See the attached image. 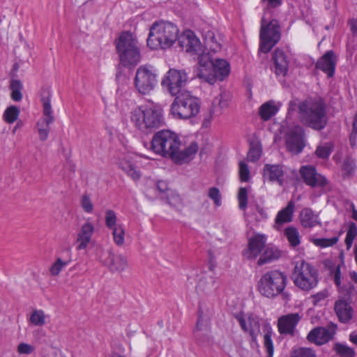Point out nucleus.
Instances as JSON below:
<instances>
[{
  "label": "nucleus",
  "mask_w": 357,
  "mask_h": 357,
  "mask_svg": "<svg viewBox=\"0 0 357 357\" xmlns=\"http://www.w3.org/2000/svg\"><path fill=\"white\" fill-rule=\"evenodd\" d=\"M181 141L178 135L169 130H162L154 134L151 140L153 151L163 157L171 158L176 163L189 161L197 151V144H191L181 150Z\"/></svg>",
  "instance_id": "nucleus-1"
},
{
  "label": "nucleus",
  "mask_w": 357,
  "mask_h": 357,
  "mask_svg": "<svg viewBox=\"0 0 357 357\" xmlns=\"http://www.w3.org/2000/svg\"><path fill=\"white\" fill-rule=\"evenodd\" d=\"M301 122L315 130H323L328 123L326 105L319 98H308L298 105Z\"/></svg>",
  "instance_id": "nucleus-2"
},
{
  "label": "nucleus",
  "mask_w": 357,
  "mask_h": 357,
  "mask_svg": "<svg viewBox=\"0 0 357 357\" xmlns=\"http://www.w3.org/2000/svg\"><path fill=\"white\" fill-rule=\"evenodd\" d=\"M130 119L136 128L145 133L151 132L165 124L163 109L155 103L135 108L131 112Z\"/></svg>",
  "instance_id": "nucleus-3"
},
{
  "label": "nucleus",
  "mask_w": 357,
  "mask_h": 357,
  "mask_svg": "<svg viewBox=\"0 0 357 357\" xmlns=\"http://www.w3.org/2000/svg\"><path fill=\"white\" fill-rule=\"evenodd\" d=\"M197 76L205 82L213 84L217 79L223 80L230 73L229 63L225 59L213 60L209 53L198 55Z\"/></svg>",
  "instance_id": "nucleus-4"
},
{
  "label": "nucleus",
  "mask_w": 357,
  "mask_h": 357,
  "mask_svg": "<svg viewBox=\"0 0 357 357\" xmlns=\"http://www.w3.org/2000/svg\"><path fill=\"white\" fill-rule=\"evenodd\" d=\"M178 33V27L172 22H155L150 27L147 45L152 50L170 47L177 40Z\"/></svg>",
  "instance_id": "nucleus-5"
},
{
  "label": "nucleus",
  "mask_w": 357,
  "mask_h": 357,
  "mask_svg": "<svg viewBox=\"0 0 357 357\" xmlns=\"http://www.w3.org/2000/svg\"><path fill=\"white\" fill-rule=\"evenodd\" d=\"M116 48L120 61L124 66H136L140 61V48L130 32H123L119 36L116 40Z\"/></svg>",
  "instance_id": "nucleus-6"
},
{
  "label": "nucleus",
  "mask_w": 357,
  "mask_h": 357,
  "mask_svg": "<svg viewBox=\"0 0 357 357\" xmlns=\"http://www.w3.org/2000/svg\"><path fill=\"white\" fill-rule=\"evenodd\" d=\"M287 284L286 274L278 270H272L263 274L258 281L257 289L266 298H275L282 294Z\"/></svg>",
  "instance_id": "nucleus-7"
},
{
  "label": "nucleus",
  "mask_w": 357,
  "mask_h": 357,
  "mask_svg": "<svg viewBox=\"0 0 357 357\" xmlns=\"http://www.w3.org/2000/svg\"><path fill=\"white\" fill-rule=\"evenodd\" d=\"M201 102L190 92L183 91L177 96L171 105L170 112L178 119H188L196 116L200 110Z\"/></svg>",
  "instance_id": "nucleus-8"
},
{
  "label": "nucleus",
  "mask_w": 357,
  "mask_h": 357,
  "mask_svg": "<svg viewBox=\"0 0 357 357\" xmlns=\"http://www.w3.org/2000/svg\"><path fill=\"white\" fill-rule=\"evenodd\" d=\"M292 280L301 290L309 291L316 287L319 282L318 271L305 261L297 262L292 273Z\"/></svg>",
  "instance_id": "nucleus-9"
},
{
  "label": "nucleus",
  "mask_w": 357,
  "mask_h": 357,
  "mask_svg": "<svg viewBox=\"0 0 357 357\" xmlns=\"http://www.w3.org/2000/svg\"><path fill=\"white\" fill-rule=\"evenodd\" d=\"M265 18L262 17L259 34V50L264 53H267L280 40V33L276 20H271L266 25H265Z\"/></svg>",
  "instance_id": "nucleus-10"
},
{
  "label": "nucleus",
  "mask_w": 357,
  "mask_h": 357,
  "mask_svg": "<svg viewBox=\"0 0 357 357\" xmlns=\"http://www.w3.org/2000/svg\"><path fill=\"white\" fill-rule=\"evenodd\" d=\"M188 77L183 70L171 68L163 77L161 85L172 96H178L185 86Z\"/></svg>",
  "instance_id": "nucleus-11"
},
{
  "label": "nucleus",
  "mask_w": 357,
  "mask_h": 357,
  "mask_svg": "<svg viewBox=\"0 0 357 357\" xmlns=\"http://www.w3.org/2000/svg\"><path fill=\"white\" fill-rule=\"evenodd\" d=\"M157 82V75L153 67L144 65L137 68L135 77V85L140 93H149L153 90Z\"/></svg>",
  "instance_id": "nucleus-12"
},
{
  "label": "nucleus",
  "mask_w": 357,
  "mask_h": 357,
  "mask_svg": "<svg viewBox=\"0 0 357 357\" xmlns=\"http://www.w3.org/2000/svg\"><path fill=\"white\" fill-rule=\"evenodd\" d=\"M304 130L300 126H296L289 129L286 135L287 149L294 153H300L305 146L303 142Z\"/></svg>",
  "instance_id": "nucleus-13"
},
{
  "label": "nucleus",
  "mask_w": 357,
  "mask_h": 357,
  "mask_svg": "<svg viewBox=\"0 0 357 357\" xmlns=\"http://www.w3.org/2000/svg\"><path fill=\"white\" fill-rule=\"evenodd\" d=\"M337 325L333 323L326 327H317L312 329L307 335V339L310 342L321 345L331 340L336 331Z\"/></svg>",
  "instance_id": "nucleus-14"
},
{
  "label": "nucleus",
  "mask_w": 357,
  "mask_h": 357,
  "mask_svg": "<svg viewBox=\"0 0 357 357\" xmlns=\"http://www.w3.org/2000/svg\"><path fill=\"white\" fill-rule=\"evenodd\" d=\"M300 174L304 183L312 188H323L327 184L326 178L317 173L316 168L313 166H302Z\"/></svg>",
  "instance_id": "nucleus-15"
},
{
  "label": "nucleus",
  "mask_w": 357,
  "mask_h": 357,
  "mask_svg": "<svg viewBox=\"0 0 357 357\" xmlns=\"http://www.w3.org/2000/svg\"><path fill=\"white\" fill-rule=\"evenodd\" d=\"M266 236L257 234L248 239V247L243 252V255L247 259H255L265 248Z\"/></svg>",
  "instance_id": "nucleus-16"
},
{
  "label": "nucleus",
  "mask_w": 357,
  "mask_h": 357,
  "mask_svg": "<svg viewBox=\"0 0 357 357\" xmlns=\"http://www.w3.org/2000/svg\"><path fill=\"white\" fill-rule=\"evenodd\" d=\"M212 310L207 307L206 304L200 302L198 310V319L196 326L194 329V334L197 340L202 338V335H208L210 332V326L208 321L204 319V317L211 315Z\"/></svg>",
  "instance_id": "nucleus-17"
},
{
  "label": "nucleus",
  "mask_w": 357,
  "mask_h": 357,
  "mask_svg": "<svg viewBox=\"0 0 357 357\" xmlns=\"http://www.w3.org/2000/svg\"><path fill=\"white\" fill-rule=\"evenodd\" d=\"M177 40L181 48L186 52L199 54L201 50L199 38L190 30L184 31L180 36H178Z\"/></svg>",
  "instance_id": "nucleus-18"
},
{
  "label": "nucleus",
  "mask_w": 357,
  "mask_h": 357,
  "mask_svg": "<svg viewBox=\"0 0 357 357\" xmlns=\"http://www.w3.org/2000/svg\"><path fill=\"white\" fill-rule=\"evenodd\" d=\"M51 93L49 89L43 91L41 101L43 107V118L37 123V128L50 129V124L54 121L52 114Z\"/></svg>",
  "instance_id": "nucleus-19"
},
{
  "label": "nucleus",
  "mask_w": 357,
  "mask_h": 357,
  "mask_svg": "<svg viewBox=\"0 0 357 357\" xmlns=\"http://www.w3.org/2000/svg\"><path fill=\"white\" fill-rule=\"evenodd\" d=\"M337 56L333 50L327 51L316 63L315 67L325 73L328 77L334 75Z\"/></svg>",
  "instance_id": "nucleus-20"
},
{
  "label": "nucleus",
  "mask_w": 357,
  "mask_h": 357,
  "mask_svg": "<svg viewBox=\"0 0 357 357\" xmlns=\"http://www.w3.org/2000/svg\"><path fill=\"white\" fill-rule=\"evenodd\" d=\"M236 318L241 328L250 335L253 341H255L260 333V324L257 317L249 316L245 319L242 314H237Z\"/></svg>",
  "instance_id": "nucleus-21"
},
{
  "label": "nucleus",
  "mask_w": 357,
  "mask_h": 357,
  "mask_svg": "<svg viewBox=\"0 0 357 357\" xmlns=\"http://www.w3.org/2000/svg\"><path fill=\"white\" fill-rule=\"evenodd\" d=\"M298 313H291L282 316L278 322V331L281 334L293 335L294 329L301 320Z\"/></svg>",
  "instance_id": "nucleus-22"
},
{
  "label": "nucleus",
  "mask_w": 357,
  "mask_h": 357,
  "mask_svg": "<svg viewBox=\"0 0 357 357\" xmlns=\"http://www.w3.org/2000/svg\"><path fill=\"white\" fill-rule=\"evenodd\" d=\"M107 255L105 262L112 273H121L128 267V263L126 256L115 254L111 250L107 251Z\"/></svg>",
  "instance_id": "nucleus-23"
},
{
  "label": "nucleus",
  "mask_w": 357,
  "mask_h": 357,
  "mask_svg": "<svg viewBox=\"0 0 357 357\" xmlns=\"http://www.w3.org/2000/svg\"><path fill=\"white\" fill-rule=\"evenodd\" d=\"M94 233V226L89 222L86 221L81 227L77 234V250H84L91 243L92 236Z\"/></svg>",
  "instance_id": "nucleus-24"
},
{
  "label": "nucleus",
  "mask_w": 357,
  "mask_h": 357,
  "mask_svg": "<svg viewBox=\"0 0 357 357\" xmlns=\"http://www.w3.org/2000/svg\"><path fill=\"white\" fill-rule=\"evenodd\" d=\"M263 175L270 182H276L280 186L284 183V172L280 165L266 164L263 169Z\"/></svg>",
  "instance_id": "nucleus-25"
},
{
  "label": "nucleus",
  "mask_w": 357,
  "mask_h": 357,
  "mask_svg": "<svg viewBox=\"0 0 357 357\" xmlns=\"http://www.w3.org/2000/svg\"><path fill=\"white\" fill-rule=\"evenodd\" d=\"M334 310L341 323H349L354 316V310L350 303L344 299H339L335 301Z\"/></svg>",
  "instance_id": "nucleus-26"
},
{
  "label": "nucleus",
  "mask_w": 357,
  "mask_h": 357,
  "mask_svg": "<svg viewBox=\"0 0 357 357\" xmlns=\"http://www.w3.org/2000/svg\"><path fill=\"white\" fill-rule=\"evenodd\" d=\"M273 59L276 75L284 77L288 70L289 61L284 51L276 49L273 52Z\"/></svg>",
  "instance_id": "nucleus-27"
},
{
  "label": "nucleus",
  "mask_w": 357,
  "mask_h": 357,
  "mask_svg": "<svg viewBox=\"0 0 357 357\" xmlns=\"http://www.w3.org/2000/svg\"><path fill=\"white\" fill-rule=\"evenodd\" d=\"M294 207V202L290 201L285 208L278 213L275 220V227L277 229H280L283 224L289 223L292 221Z\"/></svg>",
  "instance_id": "nucleus-28"
},
{
  "label": "nucleus",
  "mask_w": 357,
  "mask_h": 357,
  "mask_svg": "<svg viewBox=\"0 0 357 357\" xmlns=\"http://www.w3.org/2000/svg\"><path fill=\"white\" fill-rule=\"evenodd\" d=\"M205 47L207 50L213 52H217L221 50L220 38H217L213 31L208 29L204 30L202 33Z\"/></svg>",
  "instance_id": "nucleus-29"
},
{
  "label": "nucleus",
  "mask_w": 357,
  "mask_h": 357,
  "mask_svg": "<svg viewBox=\"0 0 357 357\" xmlns=\"http://www.w3.org/2000/svg\"><path fill=\"white\" fill-rule=\"evenodd\" d=\"M300 220L303 227H312L318 224V217L310 208H305L300 213Z\"/></svg>",
  "instance_id": "nucleus-30"
},
{
  "label": "nucleus",
  "mask_w": 357,
  "mask_h": 357,
  "mask_svg": "<svg viewBox=\"0 0 357 357\" xmlns=\"http://www.w3.org/2000/svg\"><path fill=\"white\" fill-rule=\"evenodd\" d=\"M281 256V252L277 248L267 247L258 259L257 264L262 266L278 259Z\"/></svg>",
  "instance_id": "nucleus-31"
},
{
  "label": "nucleus",
  "mask_w": 357,
  "mask_h": 357,
  "mask_svg": "<svg viewBox=\"0 0 357 357\" xmlns=\"http://www.w3.org/2000/svg\"><path fill=\"white\" fill-rule=\"evenodd\" d=\"M278 111V107L274 101L266 102L259 109V115L263 121H268L273 117Z\"/></svg>",
  "instance_id": "nucleus-32"
},
{
  "label": "nucleus",
  "mask_w": 357,
  "mask_h": 357,
  "mask_svg": "<svg viewBox=\"0 0 357 357\" xmlns=\"http://www.w3.org/2000/svg\"><path fill=\"white\" fill-rule=\"evenodd\" d=\"M215 288V280L212 277L202 278L197 285V291L204 294H211Z\"/></svg>",
  "instance_id": "nucleus-33"
},
{
  "label": "nucleus",
  "mask_w": 357,
  "mask_h": 357,
  "mask_svg": "<svg viewBox=\"0 0 357 357\" xmlns=\"http://www.w3.org/2000/svg\"><path fill=\"white\" fill-rule=\"evenodd\" d=\"M119 167L135 181L139 179L141 177L139 171H138L136 169V167L129 161L125 160H121L119 162Z\"/></svg>",
  "instance_id": "nucleus-34"
},
{
  "label": "nucleus",
  "mask_w": 357,
  "mask_h": 357,
  "mask_svg": "<svg viewBox=\"0 0 357 357\" xmlns=\"http://www.w3.org/2000/svg\"><path fill=\"white\" fill-rule=\"evenodd\" d=\"M284 234L286 236L290 245L296 247L301 243V236L298 230L293 227H288L284 231Z\"/></svg>",
  "instance_id": "nucleus-35"
},
{
  "label": "nucleus",
  "mask_w": 357,
  "mask_h": 357,
  "mask_svg": "<svg viewBox=\"0 0 357 357\" xmlns=\"http://www.w3.org/2000/svg\"><path fill=\"white\" fill-rule=\"evenodd\" d=\"M334 282L337 287L342 291H345V295L351 297V296L356 291L354 285L349 284L348 287H341V272L340 267L337 266L334 273Z\"/></svg>",
  "instance_id": "nucleus-36"
},
{
  "label": "nucleus",
  "mask_w": 357,
  "mask_h": 357,
  "mask_svg": "<svg viewBox=\"0 0 357 357\" xmlns=\"http://www.w3.org/2000/svg\"><path fill=\"white\" fill-rule=\"evenodd\" d=\"M333 350L339 357H355L356 353L353 348L341 343H335Z\"/></svg>",
  "instance_id": "nucleus-37"
},
{
  "label": "nucleus",
  "mask_w": 357,
  "mask_h": 357,
  "mask_svg": "<svg viewBox=\"0 0 357 357\" xmlns=\"http://www.w3.org/2000/svg\"><path fill=\"white\" fill-rule=\"evenodd\" d=\"M262 148L258 142H251L250 144V149L248 153V160L251 162H257L259 160L261 155Z\"/></svg>",
  "instance_id": "nucleus-38"
},
{
  "label": "nucleus",
  "mask_w": 357,
  "mask_h": 357,
  "mask_svg": "<svg viewBox=\"0 0 357 357\" xmlns=\"http://www.w3.org/2000/svg\"><path fill=\"white\" fill-rule=\"evenodd\" d=\"M31 324L37 326H42L45 324V314L41 310H34L29 319Z\"/></svg>",
  "instance_id": "nucleus-39"
},
{
  "label": "nucleus",
  "mask_w": 357,
  "mask_h": 357,
  "mask_svg": "<svg viewBox=\"0 0 357 357\" xmlns=\"http://www.w3.org/2000/svg\"><path fill=\"white\" fill-rule=\"evenodd\" d=\"M114 243L118 246H122L124 244L125 230L121 225L112 229Z\"/></svg>",
  "instance_id": "nucleus-40"
},
{
  "label": "nucleus",
  "mask_w": 357,
  "mask_h": 357,
  "mask_svg": "<svg viewBox=\"0 0 357 357\" xmlns=\"http://www.w3.org/2000/svg\"><path fill=\"white\" fill-rule=\"evenodd\" d=\"M22 88V84L19 80H13L10 84V89L12 90L11 98L15 101L21 100L22 96L21 89Z\"/></svg>",
  "instance_id": "nucleus-41"
},
{
  "label": "nucleus",
  "mask_w": 357,
  "mask_h": 357,
  "mask_svg": "<svg viewBox=\"0 0 357 357\" xmlns=\"http://www.w3.org/2000/svg\"><path fill=\"white\" fill-rule=\"evenodd\" d=\"M19 109L15 106L9 107L4 112L5 121L8 123L15 122L19 116Z\"/></svg>",
  "instance_id": "nucleus-42"
},
{
  "label": "nucleus",
  "mask_w": 357,
  "mask_h": 357,
  "mask_svg": "<svg viewBox=\"0 0 357 357\" xmlns=\"http://www.w3.org/2000/svg\"><path fill=\"white\" fill-rule=\"evenodd\" d=\"M291 357H317V355L312 349L300 347L292 351Z\"/></svg>",
  "instance_id": "nucleus-43"
},
{
  "label": "nucleus",
  "mask_w": 357,
  "mask_h": 357,
  "mask_svg": "<svg viewBox=\"0 0 357 357\" xmlns=\"http://www.w3.org/2000/svg\"><path fill=\"white\" fill-rule=\"evenodd\" d=\"M68 264V261H64L61 258H57L50 268V273L52 276H57L62 269Z\"/></svg>",
  "instance_id": "nucleus-44"
},
{
  "label": "nucleus",
  "mask_w": 357,
  "mask_h": 357,
  "mask_svg": "<svg viewBox=\"0 0 357 357\" xmlns=\"http://www.w3.org/2000/svg\"><path fill=\"white\" fill-rule=\"evenodd\" d=\"M248 189L241 187L238 192V207L241 210H245L248 206Z\"/></svg>",
  "instance_id": "nucleus-45"
},
{
  "label": "nucleus",
  "mask_w": 357,
  "mask_h": 357,
  "mask_svg": "<svg viewBox=\"0 0 357 357\" xmlns=\"http://www.w3.org/2000/svg\"><path fill=\"white\" fill-rule=\"evenodd\" d=\"M357 235V227L355 223L351 222L349 226V229L347 232V236L345 238V243L347 246V248L349 249L352 245L354 239Z\"/></svg>",
  "instance_id": "nucleus-46"
},
{
  "label": "nucleus",
  "mask_w": 357,
  "mask_h": 357,
  "mask_svg": "<svg viewBox=\"0 0 357 357\" xmlns=\"http://www.w3.org/2000/svg\"><path fill=\"white\" fill-rule=\"evenodd\" d=\"M272 337V331H268L267 333L264 336V344L266 348L268 357H272L274 352V347L273 344V341L271 339Z\"/></svg>",
  "instance_id": "nucleus-47"
},
{
  "label": "nucleus",
  "mask_w": 357,
  "mask_h": 357,
  "mask_svg": "<svg viewBox=\"0 0 357 357\" xmlns=\"http://www.w3.org/2000/svg\"><path fill=\"white\" fill-rule=\"evenodd\" d=\"M337 241H338L337 237H333V238H314L312 240V243L317 246L321 247V248H326V247L332 246V245L336 244Z\"/></svg>",
  "instance_id": "nucleus-48"
},
{
  "label": "nucleus",
  "mask_w": 357,
  "mask_h": 357,
  "mask_svg": "<svg viewBox=\"0 0 357 357\" xmlns=\"http://www.w3.org/2000/svg\"><path fill=\"white\" fill-rule=\"evenodd\" d=\"M116 215L113 210H107L105 212V225L106 226L112 229L116 227L119 225H116Z\"/></svg>",
  "instance_id": "nucleus-49"
},
{
  "label": "nucleus",
  "mask_w": 357,
  "mask_h": 357,
  "mask_svg": "<svg viewBox=\"0 0 357 357\" xmlns=\"http://www.w3.org/2000/svg\"><path fill=\"white\" fill-rule=\"evenodd\" d=\"M213 105V109L211 112L215 115H219L221 114L222 109L227 107V102L220 97L215 99Z\"/></svg>",
  "instance_id": "nucleus-50"
},
{
  "label": "nucleus",
  "mask_w": 357,
  "mask_h": 357,
  "mask_svg": "<svg viewBox=\"0 0 357 357\" xmlns=\"http://www.w3.org/2000/svg\"><path fill=\"white\" fill-rule=\"evenodd\" d=\"M239 178L242 182H248L250 180V170L244 162H239Z\"/></svg>",
  "instance_id": "nucleus-51"
},
{
  "label": "nucleus",
  "mask_w": 357,
  "mask_h": 357,
  "mask_svg": "<svg viewBox=\"0 0 357 357\" xmlns=\"http://www.w3.org/2000/svg\"><path fill=\"white\" fill-rule=\"evenodd\" d=\"M208 197L212 199L214 204L219 206L221 205V195L220 190L216 187H213L208 190Z\"/></svg>",
  "instance_id": "nucleus-52"
},
{
  "label": "nucleus",
  "mask_w": 357,
  "mask_h": 357,
  "mask_svg": "<svg viewBox=\"0 0 357 357\" xmlns=\"http://www.w3.org/2000/svg\"><path fill=\"white\" fill-rule=\"evenodd\" d=\"M328 296V291L324 289L310 296V300L314 305H317L320 302L324 301Z\"/></svg>",
  "instance_id": "nucleus-53"
},
{
  "label": "nucleus",
  "mask_w": 357,
  "mask_h": 357,
  "mask_svg": "<svg viewBox=\"0 0 357 357\" xmlns=\"http://www.w3.org/2000/svg\"><path fill=\"white\" fill-rule=\"evenodd\" d=\"M331 147L328 144L318 146L316 150V155L320 158H327L331 153Z\"/></svg>",
  "instance_id": "nucleus-54"
},
{
  "label": "nucleus",
  "mask_w": 357,
  "mask_h": 357,
  "mask_svg": "<svg viewBox=\"0 0 357 357\" xmlns=\"http://www.w3.org/2000/svg\"><path fill=\"white\" fill-rule=\"evenodd\" d=\"M81 205L84 211L86 213H91L93 210V205L88 195L85 194L82 196Z\"/></svg>",
  "instance_id": "nucleus-55"
},
{
  "label": "nucleus",
  "mask_w": 357,
  "mask_h": 357,
  "mask_svg": "<svg viewBox=\"0 0 357 357\" xmlns=\"http://www.w3.org/2000/svg\"><path fill=\"white\" fill-rule=\"evenodd\" d=\"M356 138H357V112L356 113V114L354 117L352 131L350 134V137H349L350 144L352 147H354L356 145Z\"/></svg>",
  "instance_id": "nucleus-56"
},
{
  "label": "nucleus",
  "mask_w": 357,
  "mask_h": 357,
  "mask_svg": "<svg viewBox=\"0 0 357 357\" xmlns=\"http://www.w3.org/2000/svg\"><path fill=\"white\" fill-rule=\"evenodd\" d=\"M34 347L26 343H20L17 346V352L20 354H31L34 351Z\"/></svg>",
  "instance_id": "nucleus-57"
},
{
  "label": "nucleus",
  "mask_w": 357,
  "mask_h": 357,
  "mask_svg": "<svg viewBox=\"0 0 357 357\" xmlns=\"http://www.w3.org/2000/svg\"><path fill=\"white\" fill-rule=\"evenodd\" d=\"M356 165L353 160L347 158L344 160L342 164V169L347 174H351L355 169Z\"/></svg>",
  "instance_id": "nucleus-58"
},
{
  "label": "nucleus",
  "mask_w": 357,
  "mask_h": 357,
  "mask_svg": "<svg viewBox=\"0 0 357 357\" xmlns=\"http://www.w3.org/2000/svg\"><path fill=\"white\" fill-rule=\"evenodd\" d=\"M43 357H63V356L60 350L52 347L43 353Z\"/></svg>",
  "instance_id": "nucleus-59"
},
{
  "label": "nucleus",
  "mask_w": 357,
  "mask_h": 357,
  "mask_svg": "<svg viewBox=\"0 0 357 357\" xmlns=\"http://www.w3.org/2000/svg\"><path fill=\"white\" fill-rule=\"evenodd\" d=\"M39 137L41 141H45L49 135L50 129H43L38 128Z\"/></svg>",
  "instance_id": "nucleus-60"
},
{
  "label": "nucleus",
  "mask_w": 357,
  "mask_h": 357,
  "mask_svg": "<svg viewBox=\"0 0 357 357\" xmlns=\"http://www.w3.org/2000/svg\"><path fill=\"white\" fill-rule=\"evenodd\" d=\"M157 188L160 192H165L167 189V184L166 182L160 181L157 183Z\"/></svg>",
  "instance_id": "nucleus-61"
},
{
  "label": "nucleus",
  "mask_w": 357,
  "mask_h": 357,
  "mask_svg": "<svg viewBox=\"0 0 357 357\" xmlns=\"http://www.w3.org/2000/svg\"><path fill=\"white\" fill-rule=\"evenodd\" d=\"M268 6L270 8H276L281 4L282 0H267Z\"/></svg>",
  "instance_id": "nucleus-62"
},
{
  "label": "nucleus",
  "mask_w": 357,
  "mask_h": 357,
  "mask_svg": "<svg viewBox=\"0 0 357 357\" xmlns=\"http://www.w3.org/2000/svg\"><path fill=\"white\" fill-rule=\"evenodd\" d=\"M351 31L354 34H357V20L353 19L350 21Z\"/></svg>",
  "instance_id": "nucleus-63"
},
{
  "label": "nucleus",
  "mask_w": 357,
  "mask_h": 357,
  "mask_svg": "<svg viewBox=\"0 0 357 357\" xmlns=\"http://www.w3.org/2000/svg\"><path fill=\"white\" fill-rule=\"evenodd\" d=\"M349 340L357 346V331H354L350 334Z\"/></svg>",
  "instance_id": "nucleus-64"
}]
</instances>
